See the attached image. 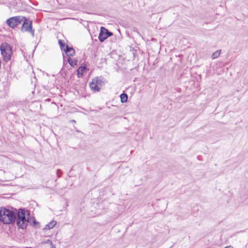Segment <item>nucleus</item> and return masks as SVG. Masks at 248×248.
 <instances>
[{
	"mask_svg": "<svg viewBox=\"0 0 248 248\" xmlns=\"http://www.w3.org/2000/svg\"><path fill=\"white\" fill-rule=\"evenodd\" d=\"M106 34L107 35V37H108V36H110L112 35V33L108 31V32H106Z\"/></svg>",
	"mask_w": 248,
	"mask_h": 248,
	"instance_id": "nucleus-16",
	"label": "nucleus"
},
{
	"mask_svg": "<svg viewBox=\"0 0 248 248\" xmlns=\"http://www.w3.org/2000/svg\"><path fill=\"white\" fill-rule=\"evenodd\" d=\"M220 54V50H217L214 52L212 55V59H214L215 58H217Z\"/></svg>",
	"mask_w": 248,
	"mask_h": 248,
	"instance_id": "nucleus-14",
	"label": "nucleus"
},
{
	"mask_svg": "<svg viewBox=\"0 0 248 248\" xmlns=\"http://www.w3.org/2000/svg\"><path fill=\"white\" fill-rule=\"evenodd\" d=\"M65 52L66 55L68 56H73L75 54V50L72 47H69L67 45L65 46V49L64 50Z\"/></svg>",
	"mask_w": 248,
	"mask_h": 248,
	"instance_id": "nucleus-8",
	"label": "nucleus"
},
{
	"mask_svg": "<svg viewBox=\"0 0 248 248\" xmlns=\"http://www.w3.org/2000/svg\"><path fill=\"white\" fill-rule=\"evenodd\" d=\"M68 62L72 67H74L77 64V61L75 59L68 58Z\"/></svg>",
	"mask_w": 248,
	"mask_h": 248,
	"instance_id": "nucleus-11",
	"label": "nucleus"
},
{
	"mask_svg": "<svg viewBox=\"0 0 248 248\" xmlns=\"http://www.w3.org/2000/svg\"><path fill=\"white\" fill-rule=\"evenodd\" d=\"M22 31H26L30 32L31 33L32 35H34V31L32 29V24L31 22H28L27 21L24 22L22 27Z\"/></svg>",
	"mask_w": 248,
	"mask_h": 248,
	"instance_id": "nucleus-5",
	"label": "nucleus"
},
{
	"mask_svg": "<svg viewBox=\"0 0 248 248\" xmlns=\"http://www.w3.org/2000/svg\"><path fill=\"white\" fill-rule=\"evenodd\" d=\"M22 17L20 16H14L7 19L6 23L12 28H15L22 21Z\"/></svg>",
	"mask_w": 248,
	"mask_h": 248,
	"instance_id": "nucleus-4",
	"label": "nucleus"
},
{
	"mask_svg": "<svg viewBox=\"0 0 248 248\" xmlns=\"http://www.w3.org/2000/svg\"><path fill=\"white\" fill-rule=\"evenodd\" d=\"M16 218V214L14 211L5 208H0V221L5 224L13 222Z\"/></svg>",
	"mask_w": 248,
	"mask_h": 248,
	"instance_id": "nucleus-2",
	"label": "nucleus"
},
{
	"mask_svg": "<svg viewBox=\"0 0 248 248\" xmlns=\"http://www.w3.org/2000/svg\"><path fill=\"white\" fill-rule=\"evenodd\" d=\"M106 32H108V30L103 27H101L100 32L98 36V39L100 42H103L107 38Z\"/></svg>",
	"mask_w": 248,
	"mask_h": 248,
	"instance_id": "nucleus-6",
	"label": "nucleus"
},
{
	"mask_svg": "<svg viewBox=\"0 0 248 248\" xmlns=\"http://www.w3.org/2000/svg\"><path fill=\"white\" fill-rule=\"evenodd\" d=\"M121 101L123 103H125L127 100V95L125 93H122L120 95Z\"/></svg>",
	"mask_w": 248,
	"mask_h": 248,
	"instance_id": "nucleus-13",
	"label": "nucleus"
},
{
	"mask_svg": "<svg viewBox=\"0 0 248 248\" xmlns=\"http://www.w3.org/2000/svg\"><path fill=\"white\" fill-rule=\"evenodd\" d=\"M85 67L84 66L79 67L77 70V75L78 77L82 76L83 71L85 70Z\"/></svg>",
	"mask_w": 248,
	"mask_h": 248,
	"instance_id": "nucleus-10",
	"label": "nucleus"
},
{
	"mask_svg": "<svg viewBox=\"0 0 248 248\" xmlns=\"http://www.w3.org/2000/svg\"><path fill=\"white\" fill-rule=\"evenodd\" d=\"M56 223L57 222L56 221L52 220L50 221L49 223L46 225L45 228L43 229L44 231L53 228L56 225Z\"/></svg>",
	"mask_w": 248,
	"mask_h": 248,
	"instance_id": "nucleus-9",
	"label": "nucleus"
},
{
	"mask_svg": "<svg viewBox=\"0 0 248 248\" xmlns=\"http://www.w3.org/2000/svg\"><path fill=\"white\" fill-rule=\"evenodd\" d=\"M59 44L61 46V49L64 51L65 49V46H66L64 45V44L62 42L61 40H60L59 41Z\"/></svg>",
	"mask_w": 248,
	"mask_h": 248,
	"instance_id": "nucleus-15",
	"label": "nucleus"
},
{
	"mask_svg": "<svg viewBox=\"0 0 248 248\" xmlns=\"http://www.w3.org/2000/svg\"><path fill=\"white\" fill-rule=\"evenodd\" d=\"M34 222V218L29 217V214L27 211L23 209H20L18 212L16 224L17 226L24 229L26 228L28 223L31 221Z\"/></svg>",
	"mask_w": 248,
	"mask_h": 248,
	"instance_id": "nucleus-1",
	"label": "nucleus"
},
{
	"mask_svg": "<svg viewBox=\"0 0 248 248\" xmlns=\"http://www.w3.org/2000/svg\"><path fill=\"white\" fill-rule=\"evenodd\" d=\"M98 80L97 78H94L92 80V81L90 84V87L91 89L94 91H99V88L98 86Z\"/></svg>",
	"mask_w": 248,
	"mask_h": 248,
	"instance_id": "nucleus-7",
	"label": "nucleus"
},
{
	"mask_svg": "<svg viewBox=\"0 0 248 248\" xmlns=\"http://www.w3.org/2000/svg\"><path fill=\"white\" fill-rule=\"evenodd\" d=\"M45 244L46 245V247L47 248H55V247L53 244L52 242L49 240H47L45 243Z\"/></svg>",
	"mask_w": 248,
	"mask_h": 248,
	"instance_id": "nucleus-12",
	"label": "nucleus"
},
{
	"mask_svg": "<svg viewBox=\"0 0 248 248\" xmlns=\"http://www.w3.org/2000/svg\"><path fill=\"white\" fill-rule=\"evenodd\" d=\"M0 49L3 61L8 62L10 60L12 54L10 45L7 43H3L1 45Z\"/></svg>",
	"mask_w": 248,
	"mask_h": 248,
	"instance_id": "nucleus-3",
	"label": "nucleus"
}]
</instances>
